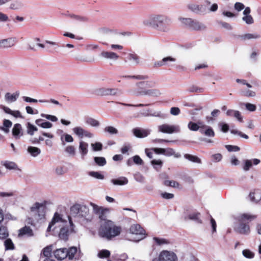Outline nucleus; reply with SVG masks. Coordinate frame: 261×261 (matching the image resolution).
<instances>
[{"label":"nucleus","mask_w":261,"mask_h":261,"mask_svg":"<svg viewBox=\"0 0 261 261\" xmlns=\"http://www.w3.org/2000/svg\"><path fill=\"white\" fill-rule=\"evenodd\" d=\"M67 219L63 218L62 215L56 212L49 223L47 229V232L55 231L57 228L61 227L59 233V237L64 240L68 238L70 232L74 230V225L71 217H67Z\"/></svg>","instance_id":"1"},{"label":"nucleus","mask_w":261,"mask_h":261,"mask_svg":"<svg viewBox=\"0 0 261 261\" xmlns=\"http://www.w3.org/2000/svg\"><path fill=\"white\" fill-rule=\"evenodd\" d=\"M121 231V227L114 222L111 220L105 221L101 223L98 234L101 238L110 241L119 236Z\"/></svg>","instance_id":"2"},{"label":"nucleus","mask_w":261,"mask_h":261,"mask_svg":"<svg viewBox=\"0 0 261 261\" xmlns=\"http://www.w3.org/2000/svg\"><path fill=\"white\" fill-rule=\"evenodd\" d=\"M170 19L163 15H151L143 21L144 25L158 30L161 32H167L169 31Z\"/></svg>","instance_id":"3"},{"label":"nucleus","mask_w":261,"mask_h":261,"mask_svg":"<svg viewBox=\"0 0 261 261\" xmlns=\"http://www.w3.org/2000/svg\"><path fill=\"white\" fill-rule=\"evenodd\" d=\"M257 216L249 213H242L237 216V221L234 225V230L241 234L248 235L250 233V228L248 224L246 223L255 219Z\"/></svg>","instance_id":"4"},{"label":"nucleus","mask_w":261,"mask_h":261,"mask_svg":"<svg viewBox=\"0 0 261 261\" xmlns=\"http://www.w3.org/2000/svg\"><path fill=\"white\" fill-rule=\"evenodd\" d=\"M145 237V230L138 224L131 225L127 230L126 234L127 240L135 242H138Z\"/></svg>","instance_id":"5"},{"label":"nucleus","mask_w":261,"mask_h":261,"mask_svg":"<svg viewBox=\"0 0 261 261\" xmlns=\"http://www.w3.org/2000/svg\"><path fill=\"white\" fill-rule=\"evenodd\" d=\"M70 215L67 217H71L76 219L84 218L88 219L87 217L89 214V208L85 205L75 204L70 207Z\"/></svg>","instance_id":"6"},{"label":"nucleus","mask_w":261,"mask_h":261,"mask_svg":"<svg viewBox=\"0 0 261 261\" xmlns=\"http://www.w3.org/2000/svg\"><path fill=\"white\" fill-rule=\"evenodd\" d=\"M31 215L36 221H39L45 218L46 207L42 203L35 202L30 208Z\"/></svg>","instance_id":"7"},{"label":"nucleus","mask_w":261,"mask_h":261,"mask_svg":"<svg viewBox=\"0 0 261 261\" xmlns=\"http://www.w3.org/2000/svg\"><path fill=\"white\" fill-rule=\"evenodd\" d=\"M181 24L195 30H200L205 28L204 24L190 18L179 17Z\"/></svg>","instance_id":"8"},{"label":"nucleus","mask_w":261,"mask_h":261,"mask_svg":"<svg viewBox=\"0 0 261 261\" xmlns=\"http://www.w3.org/2000/svg\"><path fill=\"white\" fill-rule=\"evenodd\" d=\"M159 132L165 134L178 133L180 132V127L177 124L164 123L158 126Z\"/></svg>","instance_id":"9"},{"label":"nucleus","mask_w":261,"mask_h":261,"mask_svg":"<svg viewBox=\"0 0 261 261\" xmlns=\"http://www.w3.org/2000/svg\"><path fill=\"white\" fill-rule=\"evenodd\" d=\"M177 255L173 251L163 250L160 253L158 258H155L152 261H177Z\"/></svg>","instance_id":"10"},{"label":"nucleus","mask_w":261,"mask_h":261,"mask_svg":"<svg viewBox=\"0 0 261 261\" xmlns=\"http://www.w3.org/2000/svg\"><path fill=\"white\" fill-rule=\"evenodd\" d=\"M129 92L136 96H158L160 92L156 89H135Z\"/></svg>","instance_id":"11"},{"label":"nucleus","mask_w":261,"mask_h":261,"mask_svg":"<svg viewBox=\"0 0 261 261\" xmlns=\"http://www.w3.org/2000/svg\"><path fill=\"white\" fill-rule=\"evenodd\" d=\"M72 131L74 134H75L79 138H83L84 137L91 138L94 136L92 133L87 130L85 129L81 126L74 127L73 128Z\"/></svg>","instance_id":"12"},{"label":"nucleus","mask_w":261,"mask_h":261,"mask_svg":"<svg viewBox=\"0 0 261 261\" xmlns=\"http://www.w3.org/2000/svg\"><path fill=\"white\" fill-rule=\"evenodd\" d=\"M260 160L258 159H246L243 161L242 168L245 171H248L253 165L256 166L260 164Z\"/></svg>","instance_id":"13"},{"label":"nucleus","mask_w":261,"mask_h":261,"mask_svg":"<svg viewBox=\"0 0 261 261\" xmlns=\"http://www.w3.org/2000/svg\"><path fill=\"white\" fill-rule=\"evenodd\" d=\"M200 215V213L198 212H190L189 209H187L185 212V219H190L201 223V221L199 220Z\"/></svg>","instance_id":"14"},{"label":"nucleus","mask_w":261,"mask_h":261,"mask_svg":"<svg viewBox=\"0 0 261 261\" xmlns=\"http://www.w3.org/2000/svg\"><path fill=\"white\" fill-rule=\"evenodd\" d=\"M13 137L16 139H20L23 136L22 126L19 123L15 124L12 130Z\"/></svg>","instance_id":"15"},{"label":"nucleus","mask_w":261,"mask_h":261,"mask_svg":"<svg viewBox=\"0 0 261 261\" xmlns=\"http://www.w3.org/2000/svg\"><path fill=\"white\" fill-rule=\"evenodd\" d=\"M133 132L134 135L138 138H144L150 134V130L148 129L135 128L133 129Z\"/></svg>","instance_id":"16"},{"label":"nucleus","mask_w":261,"mask_h":261,"mask_svg":"<svg viewBox=\"0 0 261 261\" xmlns=\"http://www.w3.org/2000/svg\"><path fill=\"white\" fill-rule=\"evenodd\" d=\"M54 256L58 260H63L68 256V253L66 252V248H60L56 249L54 252Z\"/></svg>","instance_id":"17"},{"label":"nucleus","mask_w":261,"mask_h":261,"mask_svg":"<svg viewBox=\"0 0 261 261\" xmlns=\"http://www.w3.org/2000/svg\"><path fill=\"white\" fill-rule=\"evenodd\" d=\"M18 237L27 236L28 237H31L34 236L33 231L32 228L27 226L21 228L19 230Z\"/></svg>","instance_id":"18"},{"label":"nucleus","mask_w":261,"mask_h":261,"mask_svg":"<svg viewBox=\"0 0 261 261\" xmlns=\"http://www.w3.org/2000/svg\"><path fill=\"white\" fill-rule=\"evenodd\" d=\"M16 42L15 38H10L0 40V47H10L14 45Z\"/></svg>","instance_id":"19"},{"label":"nucleus","mask_w":261,"mask_h":261,"mask_svg":"<svg viewBox=\"0 0 261 261\" xmlns=\"http://www.w3.org/2000/svg\"><path fill=\"white\" fill-rule=\"evenodd\" d=\"M100 56L103 58L116 61L119 58V56L114 52L103 51L100 54Z\"/></svg>","instance_id":"20"},{"label":"nucleus","mask_w":261,"mask_h":261,"mask_svg":"<svg viewBox=\"0 0 261 261\" xmlns=\"http://www.w3.org/2000/svg\"><path fill=\"white\" fill-rule=\"evenodd\" d=\"M79 152L83 158L88 153V144L83 141H81L79 143Z\"/></svg>","instance_id":"21"},{"label":"nucleus","mask_w":261,"mask_h":261,"mask_svg":"<svg viewBox=\"0 0 261 261\" xmlns=\"http://www.w3.org/2000/svg\"><path fill=\"white\" fill-rule=\"evenodd\" d=\"M188 8L191 11L197 14L205 11V9L204 8L203 5L190 4L188 5Z\"/></svg>","instance_id":"22"},{"label":"nucleus","mask_w":261,"mask_h":261,"mask_svg":"<svg viewBox=\"0 0 261 261\" xmlns=\"http://www.w3.org/2000/svg\"><path fill=\"white\" fill-rule=\"evenodd\" d=\"M111 182L115 186H124L128 184V180L126 177L121 176L111 179Z\"/></svg>","instance_id":"23"},{"label":"nucleus","mask_w":261,"mask_h":261,"mask_svg":"<svg viewBox=\"0 0 261 261\" xmlns=\"http://www.w3.org/2000/svg\"><path fill=\"white\" fill-rule=\"evenodd\" d=\"M12 126V122L8 119H4L3 125L0 126V130L4 132L6 134H8L10 132V128Z\"/></svg>","instance_id":"24"},{"label":"nucleus","mask_w":261,"mask_h":261,"mask_svg":"<svg viewBox=\"0 0 261 261\" xmlns=\"http://www.w3.org/2000/svg\"><path fill=\"white\" fill-rule=\"evenodd\" d=\"M2 110L7 114L11 115L15 118H22L21 113L19 111H12L9 108L3 106Z\"/></svg>","instance_id":"25"},{"label":"nucleus","mask_w":261,"mask_h":261,"mask_svg":"<svg viewBox=\"0 0 261 261\" xmlns=\"http://www.w3.org/2000/svg\"><path fill=\"white\" fill-rule=\"evenodd\" d=\"M150 111L149 110H147L146 111L142 112L141 113V115L144 117H147V116H152V117H156L160 118H165V115L164 113L160 111V112H156L153 113V114H150L149 113Z\"/></svg>","instance_id":"26"},{"label":"nucleus","mask_w":261,"mask_h":261,"mask_svg":"<svg viewBox=\"0 0 261 261\" xmlns=\"http://www.w3.org/2000/svg\"><path fill=\"white\" fill-rule=\"evenodd\" d=\"M249 197L250 200L254 202H258L261 200V191L256 190L250 193Z\"/></svg>","instance_id":"27"},{"label":"nucleus","mask_w":261,"mask_h":261,"mask_svg":"<svg viewBox=\"0 0 261 261\" xmlns=\"http://www.w3.org/2000/svg\"><path fill=\"white\" fill-rule=\"evenodd\" d=\"M204 8L206 10L207 8L208 12H216L218 9V6L216 3L211 4V2L208 0H206L204 2Z\"/></svg>","instance_id":"28"},{"label":"nucleus","mask_w":261,"mask_h":261,"mask_svg":"<svg viewBox=\"0 0 261 261\" xmlns=\"http://www.w3.org/2000/svg\"><path fill=\"white\" fill-rule=\"evenodd\" d=\"M167 61H170L171 62H175L176 61L175 58H172L171 57H167L164 58L162 60L158 62H155L154 63V66L155 67H162L165 65H167Z\"/></svg>","instance_id":"29"},{"label":"nucleus","mask_w":261,"mask_h":261,"mask_svg":"<svg viewBox=\"0 0 261 261\" xmlns=\"http://www.w3.org/2000/svg\"><path fill=\"white\" fill-rule=\"evenodd\" d=\"M226 115L228 116L234 117L240 122L243 121V118L241 115L240 112L238 111L229 110L227 111Z\"/></svg>","instance_id":"30"},{"label":"nucleus","mask_w":261,"mask_h":261,"mask_svg":"<svg viewBox=\"0 0 261 261\" xmlns=\"http://www.w3.org/2000/svg\"><path fill=\"white\" fill-rule=\"evenodd\" d=\"M19 96L18 93L11 94L7 93L5 95V98L8 102H13L15 101Z\"/></svg>","instance_id":"31"},{"label":"nucleus","mask_w":261,"mask_h":261,"mask_svg":"<svg viewBox=\"0 0 261 261\" xmlns=\"http://www.w3.org/2000/svg\"><path fill=\"white\" fill-rule=\"evenodd\" d=\"M205 130L201 129L200 132L202 134H204L206 136L210 137H213L215 136V132L213 129L209 126H207L205 128Z\"/></svg>","instance_id":"32"},{"label":"nucleus","mask_w":261,"mask_h":261,"mask_svg":"<svg viewBox=\"0 0 261 261\" xmlns=\"http://www.w3.org/2000/svg\"><path fill=\"white\" fill-rule=\"evenodd\" d=\"M27 150L33 157H36L41 153V150L36 147L29 146Z\"/></svg>","instance_id":"33"},{"label":"nucleus","mask_w":261,"mask_h":261,"mask_svg":"<svg viewBox=\"0 0 261 261\" xmlns=\"http://www.w3.org/2000/svg\"><path fill=\"white\" fill-rule=\"evenodd\" d=\"M23 3L20 0H16L10 5V8L13 10H18L24 7Z\"/></svg>","instance_id":"34"},{"label":"nucleus","mask_w":261,"mask_h":261,"mask_svg":"<svg viewBox=\"0 0 261 261\" xmlns=\"http://www.w3.org/2000/svg\"><path fill=\"white\" fill-rule=\"evenodd\" d=\"M127 59L133 65H137L139 63V58L136 54H129L127 56Z\"/></svg>","instance_id":"35"},{"label":"nucleus","mask_w":261,"mask_h":261,"mask_svg":"<svg viewBox=\"0 0 261 261\" xmlns=\"http://www.w3.org/2000/svg\"><path fill=\"white\" fill-rule=\"evenodd\" d=\"M102 211V212L101 213L100 212L97 214L100 220V224H101V223H102L105 221H110V220H108L106 219L107 216L106 215L107 213H108L109 212V209L108 208H103Z\"/></svg>","instance_id":"36"},{"label":"nucleus","mask_w":261,"mask_h":261,"mask_svg":"<svg viewBox=\"0 0 261 261\" xmlns=\"http://www.w3.org/2000/svg\"><path fill=\"white\" fill-rule=\"evenodd\" d=\"M153 241L156 245L159 246H162L169 244V241L164 238L154 237L153 238Z\"/></svg>","instance_id":"37"},{"label":"nucleus","mask_w":261,"mask_h":261,"mask_svg":"<svg viewBox=\"0 0 261 261\" xmlns=\"http://www.w3.org/2000/svg\"><path fill=\"white\" fill-rule=\"evenodd\" d=\"M27 133L31 136L34 135V133L38 130L37 127L33 125L30 122H28L27 123Z\"/></svg>","instance_id":"38"},{"label":"nucleus","mask_w":261,"mask_h":261,"mask_svg":"<svg viewBox=\"0 0 261 261\" xmlns=\"http://www.w3.org/2000/svg\"><path fill=\"white\" fill-rule=\"evenodd\" d=\"M110 254L111 253L110 251L106 249H102L98 252L97 256L100 258H107L110 256Z\"/></svg>","instance_id":"39"},{"label":"nucleus","mask_w":261,"mask_h":261,"mask_svg":"<svg viewBox=\"0 0 261 261\" xmlns=\"http://www.w3.org/2000/svg\"><path fill=\"white\" fill-rule=\"evenodd\" d=\"M151 165L153 166L154 168L158 171L160 169L163 165V162L160 160H153L151 161Z\"/></svg>","instance_id":"40"},{"label":"nucleus","mask_w":261,"mask_h":261,"mask_svg":"<svg viewBox=\"0 0 261 261\" xmlns=\"http://www.w3.org/2000/svg\"><path fill=\"white\" fill-rule=\"evenodd\" d=\"M185 159L194 163H200L201 160L198 157L194 156L189 154H185L184 155Z\"/></svg>","instance_id":"41"},{"label":"nucleus","mask_w":261,"mask_h":261,"mask_svg":"<svg viewBox=\"0 0 261 261\" xmlns=\"http://www.w3.org/2000/svg\"><path fill=\"white\" fill-rule=\"evenodd\" d=\"M86 123L93 127H97L99 125V122L92 118H88L86 120Z\"/></svg>","instance_id":"42"},{"label":"nucleus","mask_w":261,"mask_h":261,"mask_svg":"<svg viewBox=\"0 0 261 261\" xmlns=\"http://www.w3.org/2000/svg\"><path fill=\"white\" fill-rule=\"evenodd\" d=\"M76 251L77 249L74 247H71L68 250L66 249V252L68 253L67 257L69 259H73Z\"/></svg>","instance_id":"43"},{"label":"nucleus","mask_w":261,"mask_h":261,"mask_svg":"<svg viewBox=\"0 0 261 261\" xmlns=\"http://www.w3.org/2000/svg\"><path fill=\"white\" fill-rule=\"evenodd\" d=\"M260 37V36L257 34V33H254V34H246L243 36V38L244 39H258Z\"/></svg>","instance_id":"44"},{"label":"nucleus","mask_w":261,"mask_h":261,"mask_svg":"<svg viewBox=\"0 0 261 261\" xmlns=\"http://www.w3.org/2000/svg\"><path fill=\"white\" fill-rule=\"evenodd\" d=\"M188 128L192 131H197L200 128V126L196 123L190 121L188 124Z\"/></svg>","instance_id":"45"},{"label":"nucleus","mask_w":261,"mask_h":261,"mask_svg":"<svg viewBox=\"0 0 261 261\" xmlns=\"http://www.w3.org/2000/svg\"><path fill=\"white\" fill-rule=\"evenodd\" d=\"M90 205L92 207L93 213H95V214H96L97 215L100 212L101 213L102 212V209L103 208V207L99 206L98 205H97L92 202H90Z\"/></svg>","instance_id":"46"},{"label":"nucleus","mask_w":261,"mask_h":261,"mask_svg":"<svg viewBox=\"0 0 261 261\" xmlns=\"http://www.w3.org/2000/svg\"><path fill=\"white\" fill-rule=\"evenodd\" d=\"M243 256L247 258L251 259L254 257V253L249 249H244L242 251Z\"/></svg>","instance_id":"47"},{"label":"nucleus","mask_w":261,"mask_h":261,"mask_svg":"<svg viewBox=\"0 0 261 261\" xmlns=\"http://www.w3.org/2000/svg\"><path fill=\"white\" fill-rule=\"evenodd\" d=\"M6 250H13L14 249V245L10 239H8L4 242Z\"/></svg>","instance_id":"48"},{"label":"nucleus","mask_w":261,"mask_h":261,"mask_svg":"<svg viewBox=\"0 0 261 261\" xmlns=\"http://www.w3.org/2000/svg\"><path fill=\"white\" fill-rule=\"evenodd\" d=\"M22 98L23 99V100L25 101H26L27 102H37L39 101V102L43 103V102H48L47 100H46L40 99V100H38L36 99H34V98H31L29 97H27V96H23L22 97Z\"/></svg>","instance_id":"49"},{"label":"nucleus","mask_w":261,"mask_h":261,"mask_svg":"<svg viewBox=\"0 0 261 261\" xmlns=\"http://www.w3.org/2000/svg\"><path fill=\"white\" fill-rule=\"evenodd\" d=\"M91 146L94 151H100L102 148V144L100 142H95L91 143Z\"/></svg>","instance_id":"50"},{"label":"nucleus","mask_w":261,"mask_h":261,"mask_svg":"<svg viewBox=\"0 0 261 261\" xmlns=\"http://www.w3.org/2000/svg\"><path fill=\"white\" fill-rule=\"evenodd\" d=\"M3 165L7 169L10 170L16 169L17 167V165L12 162H6Z\"/></svg>","instance_id":"51"},{"label":"nucleus","mask_w":261,"mask_h":261,"mask_svg":"<svg viewBox=\"0 0 261 261\" xmlns=\"http://www.w3.org/2000/svg\"><path fill=\"white\" fill-rule=\"evenodd\" d=\"M53 248V246L51 245L44 248L43 251V255L47 257L50 256Z\"/></svg>","instance_id":"52"},{"label":"nucleus","mask_w":261,"mask_h":261,"mask_svg":"<svg viewBox=\"0 0 261 261\" xmlns=\"http://www.w3.org/2000/svg\"><path fill=\"white\" fill-rule=\"evenodd\" d=\"M65 151L71 156H74L75 154V148L73 146H68L65 148Z\"/></svg>","instance_id":"53"},{"label":"nucleus","mask_w":261,"mask_h":261,"mask_svg":"<svg viewBox=\"0 0 261 261\" xmlns=\"http://www.w3.org/2000/svg\"><path fill=\"white\" fill-rule=\"evenodd\" d=\"M94 161L99 166H102L106 164V159L103 157H95Z\"/></svg>","instance_id":"54"},{"label":"nucleus","mask_w":261,"mask_h":261,"mask_svg":"<svg viewBox=\"0 0 261 261\" xmlns=\"http://www.w3.org/2000/svg\"><path fill=\"white\" fill-rule=\"evenodd\" d=\"M104 131L112 135L117 134L118 133V130L116 128L111 126L106 127L104 129Z\"/></svg>","instance_id":"55"},{"label":"nucleus","mask_w":261,"mask_h":261,"mask_svg":"<svg viewBox=\"0 0 261 261\" xmlns=\"http://www.w3.org/2000/svg\"><path fill=\"white\" fill-rule=\"evenodd\" d=\"M8 232L6 227L4 226L0 227V239H4L7 237Z\"/></svg>","instance_id":"56"},{"label":"nucleus","mask_w":261,"mask_h":261,"mask_svg":"<svg viewBox=\"0 0 261 261\" xmlns=\"http://www.w3.org/2000/svg\"><path fill=\"white\" fill-rule=\"evenodd\" d=\"M164 154L168 156L174 155L176 158L178 157V155L175 153L174 150L170 148L165 149Z\"/></svg>","instance_id":"57"},{"label":"nucleus","mask_w":261,"mask_h":261,"mask_svg":"<svg viewBox=\"0 0 261 261\" xmlns=\"http://www.w3.org/2000/svg\"><path fill=\"white\" fill-rule=\"evenodd\" d=\"M89 175L96 179H103L104 178L103 175L98 172L91 171L89 172Z\"/></svg>","instance_id":"58"},{"label":"nucleus","mask_w":261,"mask_h":261,"mask_svg":"<svg viewBox=\"0 0 261 261\" xmlns=\"http://www.w3.org/2000/svg\"><path fill=\"white\" fill-rule=\"evenodd\" d=\"M14 193L12 192H0V198L7 199L13 196Z\"/></svg>","instance_id":"59"},{"label":"nucleus","mask_w":261,"mask_h":261,"mask_svg":"<svg viewBox=\"0 0 261 261\" xmlns=\"http://www.w3.org/2000/svg\"><path fill=\"white\" fill-rule=\"evenodd\" d=\"M230 132L232 134L238 135L239 136L241 137L242 138H245L246 139H248V136L247 135L243 134L242 132L239 131L237 129H232L230 130Z\"/></svg>","instance_id":"60"},{"label":"nucleus","mask_w":261,"mask_h":261,"mask_svg":"<svg viewBox=\"0 0 261 261\" xmlns=\"http://www.w3.org/2000/svg\"><path fill=\"white\" fill-rule=\"evenodd\" d=\"M242 19L248 24H252L254 22L253 19L250 15L244 16Z\"/></svg>","instance_id":"61"},{"label":"nucleus","mask_w":261,"mask_h":261,"mask_svg":"<svg viewBox=\"0 0 261 261\" xmlns=\"http://www.w3.org/2000/svg\"><path fill=\"white\" fill-rule=\"evenodd\" d=\"M226 148L229 151H238L240 150V148L239 147L237 146H233V145H226L225 146Z\"/></svg>","instance_id":"62"},{"label":"nucleus","mask_w":261,"mask_h":261,"mask_svg":"<svg viewBox=\"0 0 261 261\" xmlns=\"http://www.w3.org/2000/svg\"><path fill=\"white\" fill-rule=\"evenodd\" d=\"M180 112V109L178 107H172L170 109V113L173 116H177L179 115Z\"/></svg>","instance_id":"63"},{"label":"nucleus","mask_w":261,"mask_h":261,"mask_svg":"<svg viewBox=\"0 0 261 261\" xmlns=\"http://www.w3.org/2000/svg\"><path fill=\"white\" fill-rule=\"evenodd\" d=\"M41 116L46 118L47 119L50 120L53 122H56L58 120V118L56 116L53 115L41 114Z\"/></svg>","instance_id":"64"}]
</instances>
